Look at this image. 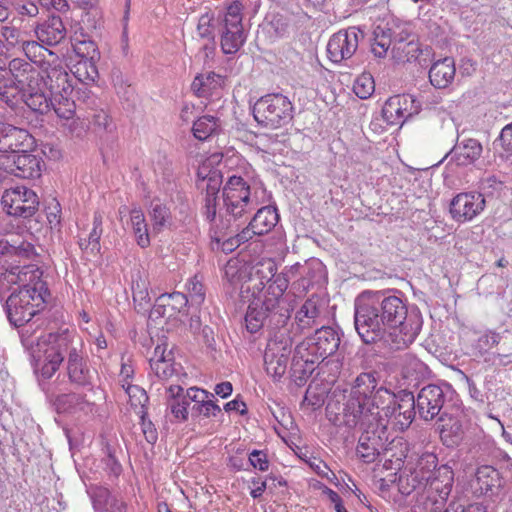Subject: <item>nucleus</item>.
<instances>
[{
    "label": "nucleus",
    "mask_w": 512,
    "mask_h": 512,
    "mask_svg": "<svg viewBox=\"0 0 512 512\" xmlns=\"http://www.w3.org/2000/svg\"><path fill=\"white\" fill-rule=\"evenodd\" d=\"M454 473L450 466L440 465L429 479L427 486L435 492L441 501L447 499L452 491Z\"/></svg>",
    "instance_id": "72a5a7b5"
},
{
    "label": "nucleus",
    "mask_w": 512,
    "mask_h": 512,
    "mask_svg": "<svg viewBox=\"0 0 512 512\" xmlns=\"http://www.w3.org/2000/svg\"><path fill=\"white\" fill-rule=\"evenodd\" d=\"M294 107L288 97L271 93L259 98L253 106L255 120L268 128H279L293 119Z\"/></svg>",
    "instance_id": "9d476101"
},
{
    "label": "nucleus",
    "mask_w": 512,
    "mask_h": 512,
    "mask_svg": "<svg viewBox=\"0 0 512 512\" xmlns=\"http://www.w3.org/2000/svg\"><path fill=\"white\" fill-rule=\"evenodd\" d=\"M149 214L155 231H161L171 219L169 208L158 201L151 203Z\"/></svg>",
    "instance_id": "de8ad7c7"
},
{
    "label": "nucleus",
    "mask_w": 512,
    "mask_h": 512,
    "mask_svg": "<svg viewBox=\"0 0 512 512\" xmlns=\"http://www.w3.org/2000/svg\"><path fill=\"white\" fill-rule=\"evenodd\" d=\"M379 388L374 371L363 372L356 377L343 408V422L347 427L354 428L360 421L375 423L376 416H381L378 408L372 407Z\"/></svg>",
    "instance_id": "423d86ee"
},
{
    "label": "nucleus",
    "mask_w": 512,
    "mask_h": 512,
    "mask_svg": "<svg viewBox=\"0 0 512 512\" xmlns=\"http://www.w3.org/2000/svg\"><path fill=\"white\" fill-rule=\"evenodd\" d=\"M363 33L357 27H349L333 34L327 44L329 58L334 63L350 59L357 51Z\"/></svg>",
    "instance_id": "f3484780"
},
{
    "label": "nucleus",
    "mask_w": 512,
    "mask_h": 512,
    "mask_svg": "<svg viewBox=\"0 0 512 512\" xmlns=\"http://www.w3.org/2000/svg\"><path fill=\"white\" fill-rule=\"evenodd\" d=\"M473 487L475 494L493 498L500 494L503 479L497 469L490 465H483L476 470Z\"/></svg>",
    "instance_id": "5701e85b"
},
{
    "label": "nucleus",
    "mask_w": 512,
    "mask_h": 512,
    "mask_svg": "<svg viewBox=\"0 0 512 512\" xmlns=\"http://www.w3.org/2000/svg\"><path fill=\"white\" fill-rule=\"evenodd\" d=\"M415 102L411 95H397L389 98L382 109L383 117L391 124H397L402 118L410 117L413 114L412 106Z\"/></svg>",
    "instance_id": "7c9ffc66"
},
{
    "label": "nucleus",
    "mask_w": 512,
    "mask_h": 512,
    "mask_svg": "<svg viewBox=\"0 0 512 512\" xmlns=\"http://www.w3.org/2000/svg\"><path fill=\"white\" fill-rule=\"evenodd\" d=\"M392 55L397 61L411 62L416 60L420 54L419 43L416 37H412L408 42H399L392 46Z\"/></svg>",
    "instance_id": "79ce46f5"
},
{
    "label": "nucleus",
    "mask_w": 512,
    "mask_h": 512,
    "mask_svg": "<svg viewBox=\"0 0 512 512\" xmlns=\"http://www.w3.org/2000/svg\"><path fill=\"white\" fill-rule=\"evenodd\" d=\"M42 276L43 272L33 263L11 266L7 270V280L19 285V290L6 301L7 316L14 326L27 324L44 308L50 293Z\"/></svg>",
    "instance_id": "20e7f679"
},
{
    "label": "nucleus",
    "mask_w": 512,
    "mask_h": 512,
    "mask_svg": "<svg viewBox=\"0 0 512 512\" xmlns=\"http://www.w3.org/2000/svg\"><path fill=\"white\" fill-rule=\"evenodd\" d=\"M437 462L438 459L433 453H425L419 458L414 471L408 478V481H411L412 489L427 486L429 479L438 468Z\"/></svg>",
    "instance_id": "473e14b6"
},
{
    "label": "nucleus",
    "mask_w": 512,
    "mask_h": 512,
    "mask_svg": "<svg viewBox=\"0 0 512 512\" xmlns=\"http://www.w3.org/2000/svg\"><path fill=\"white\" fill-rule=\"evenodd\" d=\"M115 496L106 488L99 489L94 496L93 503L96 511L104 512Z\"/></svg>",
    "instance_id": "13d9d810"
},
{
    "label": "nucleus",
    "mask_w": 512,
    "mask_h": 512,
    "mask_svg": "<svg viewBox=\"0 0 512 512\" xmlns=\"http://www.w3.org/2000/svg\"><path fill=\"white\" fill-rule=\"evenodd\" d=\"M1 72L10 75L12 78H8V80L13 81L21 89H38L41 84V72L34 64L25 59H12L9 62L8 70L2 69Z\"/></svg>",
    "instance_id": "4be33fe9"
},
{
    "label": "nucleus",
    "mask_w": 512,
    "mask_h": 512,
    "mask_svg": "<svg viewBox=\"0 0 512 512\" xmlns=\"http://www.w3.org/2000/svg\"><path fill=\"white\" fill-rule=\"evenodd\" d=\"M440 438L447 447L457 446L462 440V425L448 415L444 422H438Z\"/></svg>",
    "instance_id": "58836bf2"
},
{
    "label": "nucleus",
    "mask_w": 512,
    "mask_h": 512,
    "mask_svg": "<svg viewBox=\"0 0 512 512\" xmlns=\"http://www.w3.org/2000/svg\"><path fill=\"white\" fill-rule=\"evenodd\" d=\"M321 314V304L317 297H310L301 305L295 314L294 329L295 333L302 334L318 324Z\"/></svg>",
    "instance_id": "bb28decb"
},
{
    "label": "nucleus",
    "mask_w": 512,
    "mask_h": 512,
    "mask_svg": "<svg viewBox=\"0 0 512 512\" xmlns=\"http://www.w3.org/2000/svg\"><path fill=\"white\" fill-rule=\"evenodd\" d=\"M219 127L218 119L206 115L198 118L193 124V134L195 138L204 141L214 134Z\"/></svg>",
    "instance_id": "a18cd8bd"
},
{
    "label": "nucleus",
    "mask_w": 512,
    "mask_h": 512,
    "mask_svg": "<svg viewBox=\"0 0 512 512\" xmlns=\"http://www.w3.org/2000/svg\"><path fill=\"white\" fill-rule=\"evenodd\" d=\"M188 304L187 296L181 292L160 295L155 302L152 314L172 318L182 313Z\"/></svg>",
    "instance_id": "c85d7f7f"
},
{
    "label": "nucleus",
    "mask_w": 512,
    "mask_h": 512,
    "mask_svg": "<svg viewBox=\"0 0 512 512\" xmlns=\"http://www.w3.org/2000/svg\"><path fill=\"white\" fill-rule=\"evenodd\" d=\"M500 343V335L494 332H487L481 335L477 341V347L480 350L487 351Z\"/></svg>",
    "instance_id": "69168bd1"
},
{
    "label": "nucleus",
    "mask_w": 512,
    "mask_h": 512,
    "mask_svg": "<svg viewBox=\"0 0 512 512\" xmlns=\"http://www.w3.org/2000/svg\"><path fill=\"white\" fill-rule=\"evenodd\" d=\"M82 8L84 12L81 17V23L83 25V27H81V31L84 29L90 32L97 30L101 24V15L99 9L89 1H84L82 3Z\"/></svg>",
    "instance_id": "49530a36"
},
{
    "label": "nucleus",
    "mask_w": 512,
    "mask_h": 512,
    "mask_svg": "<svg viewBox=\"0 0 512 512\" xmlns=\"http://www.w3.org/2000/svg\"><path fill=\"white\" fill-rule=\"evenodd\" d=\"M72 47L80 60H98L100 57L97 44L84 31L75 32L72 38Z\"/></svg>",
    "instance_id": "c9c22d12"
},
{
    "label": "nucleus",
    "mask_w": 512,
    "mask_h": 512,
    "mask_svg": "<svg viewBox=\"0 0 512 512\" xmlns=\"http://www.w3.org/2000/svg\"><path fill=\"white\" fill-rule=\"evenodd\" d=\"M357 426L363 430L356 448L357 455L363 462L372 463L386 449V422L382 416H376L375 423L360 421Z\"/></svg>",
    "instance_id": "f8f14e48"
},
{
    "label": "nucleus",
    "mask_w": 512,
    "mask_h": 512,
    "mask_svg": "<svg viewBox=\"0 0 512 512\" xmlns=\"http://www.w3.org/2000/svg\"><path fill=\"white\" fill-rule=\"evenodd\" d=\"M372 407L378 408L386 423L394 418L401 430L410 426L417 413L416 398L412 392L403 390L394 394L383 386H380Z\"/></svg>",
    "instance_id": "6e6552de"
},
{
    "label": "nucleus",
    "mask_w": 512,
    "mask_h": 512,
    "mask_svg": "<svg viewBox=\"0 0 512 512\" xmlns=\"http://www.w3.org/2000/svg\"><path fill=\"white\" fill-rule=\"evenodd\" d=\"M35 145L34 137L25 129L10 124L0 129V153L3 156L27 152Z\"/></svg>",
    "instance_id": "412c9836"
},
{
    "label": "nucleus",
    "mask_w": 512,
    "mask_h": 512,
    "mask_svg": "<svg viewBox=\"0 0 512 512\" xmlns=\"http://www.w3.org/2000/svg\"><path fill=\"white\" fill-rule=\"evenodd\" d=\"M355 329L366 344L383 341L392 349L401 350L412 344L422 328V317L408 310L397 296L364 291L354 303Z\"/></svg>",
    "instance_id": "f257e3e1"
},
{
    "label": "nucleus",
    "mask_w": 512,
    "mask_h": 512,
    "mask_svg": "<svg viewBox=\"0 0 512 512\" xmlns=\"http://www.w3.org/2000/svg\"><path fill=\"white\" fill-rule=\"evenodd\" d=\"M292 339L269 341L264 352V365L268 375L280 379L286 372Z\"/></svg>",
    "instance_id": "aec40b11"
},
{
    "label": "nucleus",
    "mask_w": 512,
    "mask_h": 512,
    "mask_svg": "<svg viewBox=\"0 0 512 512\" xmlns=\"http://www.w3.org/2000/svg\"><path fill=\"white\" fill-rule=\"evenodd\" d=\"M34 241V235L27 230L22 229L21 232L9 233L5 240L2 253L14 261H16V259H18L19 262L33 261L39 256Z\"/></svg>",
    "instance_id": "6ab92c4d"
},
{
    "label": "nucleus",
    "mask_w": 512,
    "mask_h": 512,
    "mask_svg": "<svg viewBox=\"0 0 512 512\" xmlns=\"http://www.w3.org/2000/svg\"><path fill=\"white\" fill-rule=\"evenodd\" d=\"M213 16L206 13L202 15L197 24V33L199 37L203 39H215L214 33H213Z\"/></svg>",
    "instance_id": "4d7b16f0"
},
{
    "label": "nucleus",
    "mask_w": 512,
    "mask_h": 512,
    "mask_svg": "<svg viewBox=\"0 0 512 512\" xmlns=\"http://www.w3.org/2000/svg\"><path fill=\"white\" fill-rule=\"evenodd\" d=\"M43 85L40 84L38 89L25 88L22 98L25 104L34 112L45 114L50 111L51 108L55 111L54 97L46 95L41 89Z\"/></svg>",
    "instance_id": "f704fd0d"
},
{
    "label": "nucleus",
    "mask_w": 512,
    "mask_h": 512,
    "mask_svg": "<svg viewBox=\"0 0 512 512\" xmlns=\"http://www.w3.org/2000/svg\"><path fill=\"white\" fill-rule=\"evenodd\" d=\"M31 358L37 379L53 381L60 365L65 363L68 382L75 387L93 386L96 371L91 369L76 337L64 333H48L30 340Z\"/></svg>",
    "instance_id": "7ed1b4c3"
},
{
    "label": "nucleus",
    "mask_w": 512,
    "mask_h": 512,
    "mask_svg": "<svg viewBox=\"0 0 512 512\" xmlns=\"http://www.w3.org/2000/svg\"><path fill=\"white\" fill-rule=\"evenodd\" d=\"M375 90L374 79L371 74L363 73L358 76L353 85V91L360 99L369 98Z\"/></svg>",
    "instance_id": "09e8293b"
},
{
    "label": "nucleus",
    "mask_w": 512,
    "mask_h": 512,
    "mask_svg": "<svg viewBox=\"0 0 512 512\" xmlns=\"http://www.w3.org/2000/svg\"><path fill=\"white\" fill-rule=\"evenodd\" d=\"M486 206L483 194L479 192H463L457 194L450 202L451 217L457 222L471 221Z\"/></svg>",
    "instance_id": "a211bd4d"
},
{
    "label": "nucleus",
    "mask_w": 512,
    "mask_h": 512,
    "mask_svg": "<svg viewBox=\"0 0 512 512\" xmlns=\"http://www.w3.org/2000/svg\"><path fill=\"white\" fill-rule=\"evenodd\" d=\"M47 221L51 228L57 227L60 225V214L61 207L60 204L53 199L49 205L45 208Z\"/></svg>",
    "instance_id": "e2e57ef3"
},
{
    "label": "nucleus",
    "mask_w": 512,
    "mask_h": 512,
    "mask_svg": "<svg viewBox=\"0 0 512 512\" xmlns=\"http://www.w3.org/2000/svg\"><path fill=\"white\" fill-rule=\"evenodd\" d=\"M456 73L455 62L451 57L435 61L429 70L430 83L438 89L448 87L454 80Z\"/></svg>",
    "instance_id": "2f4dec72"
},
{
    "label": "nucleus",
    "mask_w": 512,
    "mask_h": 512,
    "mask_svg": "<svg viewBox=\"0 0 512 512\" xmlns=\"http://www.w3.org/2000/svg\"><path fill=\"white\" fill-rule=\"evenodd\" d=\"M222 199L223 204L218 211L222 229L229 230L228 234H235L240 245L258 235L249 220L259 203L242 177L233 175L228 178Z\"/></svg>",
    "instance_id": "39448f33"
},
{
    "label": "nucleus",
    "mask_w": 512,
    "mask_h": 512,
    "mask_svg": "<svg viewBox=\"0 0 512 512\" xmlns=\"http://www.w3.org/2000/svg\"><path fill=\"white\" fill-rule=\"evenodd\" d=\"M340 341V334L334 328L322 326L317 329L313 335L296 346L293 358L294 371L299 364L298 359L305 364H314L320 359L324 361L334 355L339 348Z\"/></svg>",
    "instance_id": "1a4fd4ad"
},
{
    "label": "nucleus",
    "mask_w": 512,
    "mask_h": 512,
    "mask_svg": "<svg viewBox=\"0 0 512 512\" xmlns=\"http://www.w3.org/2000/svg\"><path fill=\"white\" fill-rule=\"evenodd\" d=\"M373 35L374 38L371 44L372 53L379 58L385 57L389 48L393 46L391 29L377 26L374 29Z\"/></svg>",
    "instance_id": "ea45409f"
},
{
    "label": "nucleus",
    "mask_w": 512,
    "mask_h": 512,
    "mask_svg": "<svg viewBox=\"0 0 512 512\" xmlns=\"http://www.w3.org/2000/svg\"><path fill=\"white\" fill-rule=\"evenodd\" d=\"M96 61L97 60H79L77 64L74 65L73 77L83 85L95 82L98 77Z\"/></svg>",
    "instance_id": "c03bdc74"
},
{
    "label": "nucleus",
    "mask_w": 512,
    "mask_h": 512,
    "mask_svg": "<svg viewBox=\"0 0 512 512\" xmlns=\"http://www.w3.org/2000/svg\"><path fill=\"white\" fill-rule=\"evenodd\" d=\"M75 101L66 100V104H56L55 113L62 120V128L64 131L74 138H82L86 131L87 125L80 117H75Z\"/></svg>",
    "instance_id": "a878e982"
},
{
    "label": "nucleus",
    "mask_w": 512,
    "mask_h": 512,
    "mask_svg": "<svg viewBox=\"0 0 512 512\" xmlns=\"http://www.w3.org/2000/svg\"><path fill=\"white\" fill-rule=\"evenodd\" d=\"M222 184V176L218 171H211L202 179L201 187L206 191L204 216L210 222L214 221L217 215V194Z\"/></svg>",
    "instance_id": "cd10ccee"
},
{
    "label": "nucleus",
    "mask_w": 512,
    "mask_h": 512,
    "mask_svg": "<svg viewBox=\"0 0 512 512\" xmlns=\"http://www.w3.org/2000/svg\"><path fill=\"white\" fill-rule=\"evenodd\" d=\"M1 35L9 46H16L21 44L22 40L19 39L20 32L15 27H2Z\"/></svg>",
    "instance_id": "338daca9"
},
{
    "label": "nucleus",
    "mask_w": 512,
    "mask_h": 512,
    "mask_svg": "<svg viewBox=\"0 0 512 512\" xmlns=\"http://www.w3.org/2000/svg\"><path fill=\"white\" fill-rule=\"evenodd\" d=\"M266 270L267 273L238 260L228 261L224 269L225 278L232 285H239L241 296L249 301L245 325L252 334L265 324L273 328L283 326L290 318L289 309L282 305L289 281L283 274H275L271 263Z\"/></svg>",
    "instance_id": "f03ea898"
},
{
    "label": "nucleus",
    "mask_w": 512,
    "mask_h": 512,
    "mask_svg": "<svg viewBox=\"0 0 512 512\" xmlns=\"http://www.w3.org/2000/svg\"><path fill=\"white\" fill-rule=\"evenodd\" d=\"M1 203L8 215L26 219L38 210L39 199L33 190L17 186L4 192Z\"/></svg>",
    "instance_id": "2eb2a0df"
},
{
    "label": "nucleus",
    "mask_w": 512,
    "mask_h": 512,
    "mask_svg": "<svg viewBox=\"0 0 512 512\" xmlns=\"http://www.w3.org/2000/svg\"><path fill=\"white\" fill-rule=\"evenodd\" d=\"M91 123L97 133H111L115 126L104 110H96L92 115Z\"/></svg>",
    "instance_id": "3c124183"
},
{
    "label": "nucleus",
    "mask_w": 512,
    "mask_h": 512,
    "mask_svg": "<svg viewBox=\"0 0 512 512\" xmlns=\"http://www.w3.org/2000/svg\"><path fill=\"white\" fill-rule=\"evenodd\" d=\"M493 145L495 150H498L499 147L505 152L512 150V122L501 130Z\"/></svg>",
    "instance_id": "6e6d98bb"
},
{
    "label": "nucleus",
    "mask_w": 512,
    "mask_h": 512,
    "mask_svg": "<svg viewBox=\"0 0 512 512\" xmlns=\"http://www.w3.org/2000/svg\"><path fill=\"white\" fill-rule=\"evenodd\" d=\"M222 85V77L215 72H208L206 74H198L192 84L191 90L198 97H208L212 93L220 88Z\"/></svg>",
    "instance_id": "4c0bfd02"
},
{
    "label": "nucleus",
    "mask_w": 512,
    "mask_h": 512,
    "mask_svg": "<svg viewBox=\"0 0 512 512\" xmlns=\"http://www.w3.org/2000/svg\"><path fill=\"white\" fill-rule=\"evenodd\" d=\"M102 222V214L96 212L93 217V228L87 238L92 243V254L99 253L100 251V238L103 232Z\"/></svg>",
    "instance_id": "864d4df0"
},
{
    "label": "nucleus",
    "mask_w": 512,
    "mask_h": 512,
    "mask_svg": "<svg viewBox=\"0 0 512 512\" xmlns=\"http://www.w3.org/2000/svg\"><path fill=\"white\" fill-rule=\"evenodd\" d=\"M126 394L129 396L131 406H140L141 410H145V404L148 402L146 391L137 385H122Z\"/></svg>",
    "instance_id": "603ef678"
},
{
    "label": "nucleus",
    "mask_w": 512,
    "mask_h": 512,
    "mask_svg": "<svg viewBox=\"0 0 512 512\" xmlns=\"http://www.w3.org/2000/svg\"><path fill=\"white\" fill-rule=\"evenodd\" d=\"M167 410L170 411L177 422H183L188 419L189 410H187V407L182 406L177 399L167 400Z\"/></svg>",
    "instance_id": "052dcab7"
},
{
    "label": "nucleus",
    "mask_w": 512,
    "mask_h": 512,
    "mask_svg": "<svg viewBox=\"0 0 512 512\" xmlns=\"http://www.w3.org/2000/svg\"><path fill=\"white\" fill-rule=\"evenodd\" d=\"M249 462L254 468L260 471H267L269 469V461L263 451L253 450L249 454Z\"/></svg>",
    "instance_id": "0e129e2a"
},
{
    "label": "nucleus",
    "mask_w": 512,
    "mask_h": 512,
    "mask_svg": "<svg viewBox=\"0 0 512 512\" xmlns=\"http://www.w3.org/2000/svg\"><path fill=\"white\" fill-rule=\"evenodd\" d=\"M242 10L243 4L236 0L228 6L223 16L218 18L220 45L224 54H235L246 41Z\"/></svg>",
    "instance_id": "9b49d317"
},
{
    "label": "nucleus",
    "mask_w": 512,
    "mask_h": 512,
    "mask_svg": "<svg viewBox=\"0 0 512 512\" xmlns=\"http://www.w3.org/2000/svg\"><path fill=\"white\" fill-rule=\"evenodd\" d=\"M150 367L158 378L166 380L177 374L180 365L175 363L173 352L168 349V345L161 343L154 349Z\"/></svg>",
    "instance_id": "393cba45"
},
{
    "label": "nucleus",
    "mask_w": 512,
    "mask_h": 512,
    "mask_svg": "<svg viewBox=\"0 0 512 512\" xmlns=\"http://www.w3.org/2000/svg\"><path fill=\"white\" fill-rule=\"evenodd\" d=\"M130 221L137 244L141 248L148 247L150 245V238L143 212L141 210L133 209L131 211Z\"/></svg>",
    "instance_id": "a19ab883"
},
{
    "label": "nucleus",
    "mask_w": 512,
    "mask_h": 512,
    "mask_svg": "<svg viewBox=\"0 0 512 512\" xmlns=\"http://www.w3.org/2000/svg\"><path fill=\"white\" fill-rule=\"evenodd\" d=\"M279 220L277 209L271 206L259 208L250 220V225L256 230L258 235H264L271 231Z\"/></svg>",
    "instance_id": "e433bc0d"
},
{
    "label": "nucleus",
    "mask_w": 512,
    "mask_h": 512,
    "mask_svg": "<svg viewBox=\"0 0 512 512\" xmlns=\"http://www.w3.org/2000/svg\"><path fill=\"white\" fill-rule=\"evenodd\" d=\"M416 398L417 414L424 421L444 422L448 417L445 406L447 392L439 385L429 384L422 387Z\"/></svg>",
    "instance_id": "ddd939ff"
},
{
    "label": "nucleus",
    "mask_w": 512,
    "mask_h": 512,
    "mask_svg": "<svg viewBox=\"0 0 512 512\" xmlns=\"http://www.w3.org/2000/svg\"><path fill=\"white\" fill-rule=\"evenodd\" d=\"M188 398L193 401L194 404L203 403L206 400L213 397V394L197 387H191L187 389Z\"/></svg>",
    "instance_id": "774afa93"
},
{
    "label": "nucleus",
    "mask_w": 512,
    "mask_h": 512,
    "mask_svg": "<svg viewBox=\"0 0 512 512\" xmlns=\"http://www.w3.org/2000/svg\"><path fill=\"white\" fill-rule=\"evenodd\" d=\"M41 84L54 97L56 104H66V100H74L73 78L61 64L46 63L41 74Z\"/></svg>",
    "instance_id": "4468645a"
},
{
    "label": "nucleus",
    "mask_w": 512,
    "mask_h": 512,
    "mask_svg": "<svg viewBox=\"0 0 512 512\" xmlns=\"http://www.w3.org/2000/svg\"><path fill=\"white\" fill-rule=\"evenodd\" d=\"M3 171L22 179H36L41 176L44 161L40 156L27 152L3 156Z\"/></svg>",
    "instance_id": "dca6fc26"
},
{
    "label": "nucleus",
    "mask_w": 512,
    "mask_h": 512,
    "mask_svg": "<svg viewBox=\"0 0 512 512\" xmlns=\"http://www.w3.org/2000/svg\"><path fill=\"white\" fill-rule=\"evenodd\" d=\"M21 87L13 81L6 80L4 74H0V101L14 109L20 101Z\"/></svg>",
    "instance_id": "37998d69"
},
{
    "label": "nucleus",
    "mask_w": 512,
    "mask_h": 512,
    "mask_svg": "<svg viewBox=\"0 0 512 512\" xmlns=\"http://www.w3.org/2000/svg\"><path fill=\"white\" fill-rule=\"evenodd\" d=\"M403 361L404 376L407 378L415 375L416 379L418 376H423L427 371V366L410 354H406Z\"/></svg>",
    "instance_id": "8fccbe9b"
},
{
    "label": "nucleus",
    "mask_w": 512,
    "mask_h": 512,
    "mask_svg": "<svg viewBox=\"0 0 512 512\" xmlns=\"http://www.w3.org/2000/svg\"><path fill=\"white\" fill-rule=\"evenodd\" d=\"M38 385L45 394L47 401L58 414H89L92 413L95 403L88 399L86 394L77 392H64L67 385L65 376L58 373L53 381L37 379Z\"/></svg>",
    "instance_id": "0eeeda50"
},
{
    "label": "nucleus",
    "mask_w": 512,
    "mask_h": 512,
    "mask_svg": "<svg viewBox=\"0 0 512 512\" xmlns=\"http://www.w3.org/2000/svg\"><path fill=\"white\" fill-rule=\"evenodd\" d=\"M482 152L483 147L479 140L464 138L457 140L446 157L451 156V161L455 162L457 166L466 167L475 164L481 157Z\"/></svg>",
    "instance_id": "b1692460"
},
{
    "label": "nucleus",
    "mask_w": 512,
    "mask_h": 512,
    "mask_svg": "<svg viewBox=\"0 0 512 512\" xmlns=\"http://www.w3.org/2000/svg\"><path fill=\"white\" fill-rule=\"evenodd\" d=\"M37 39L43 44L55 46L66 37V28L59 16L52 15L35 28Z\"/></svg>",
    "instance_id": "c756f323"
},
{
    "label": "nucleus",
    "mask_w": 512,
    "mask_h": 512,
    "mask_svg": "<svg viewBox=\"0 0 512 512\" xmlns=\"http://www.w3.org/2000/svg\"><path fill=\"white\" fill-rule=\"evenodd\" d=\"M188 293L193 302L201 304L204 301V289L202 283L197 279V276L189 280L187 284Z\"/></svg>",
    "instance_id": "bf43d9fd"
},
{
    "label": "nucleus",
    "mask_w": 512,
    "mask_h": 512,
    "mask_svg": "<svg viewBox=\"0 0 512 512\" xmlns=\"http://www.w3.org/2000/svg\"><path fill=\"white\" fill-rule=\"evenodd\" d=\"M220 411V407L211 399H208L203 403L193 404V406L191 407L192 416H216L218 413H220Z\"/></svg>",
    "instance_id": "5fc2aeb1"
},
{
    "label": "nucleus",
    "mask_w": 512,
    "mask_h": 512,
    "mask_svg": "<svg viewBox=\"0 0 512 512\" xmlns=\"http://www.w3.org/2000/svg\"><path fill=\"white\" fill-rule=\"evenodd\" d=\"M140 418H141V427L142 432L147 440V442L153 444L157 440V432L154 427V424L150 420H146L147 411L146 410H140L139 412Z\"/></svg>",
    "instance_id": "680f3d73"
}]
</instances>
